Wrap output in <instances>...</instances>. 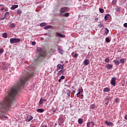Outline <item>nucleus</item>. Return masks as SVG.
I'll list each match as a JSON object with an SVG mask.
<instances>
[{
	"label": "nucleus",
	"instance_id": "1",
	"mask_svg": "<svg viewBox=\"0 0 127 127\" xmlns=\"http://www.w3.org/2000/svg\"><path fill=\"white\" fill-rule=\"evenodd\" d=\"M33 76V73H25L24 76L20 79V81L17 85L11 88L10 91L8 93L7 96L5 97L3 102L0 103V108L4 110V111L8 110L10 108V104L14 101L15 95L17 94L18 91L20 90L22 86L25 84V82Z\"/></svg>",
	"mask_w": 127,
	"mask_h": 127
},
{
	"label": "nucleus",
	"instance_id": "2",
	"mask_svg": "<svg viewBox=\"0 0 127 127\" xmlns=\"http://www.w3.org/2000/svg\"><path fill=\"white\" fill-rule=\"evenodd\" d=\"M2 66L1 70H7L9 68V64H7V63L2 62Z\"/></svg>",
	"mask_w": 127,
	"mask_h": 127
},
{
	"label": "nucleus",
	"instance_id": "3",
	"mask_svg": "<svg viewBox=\"0 0 127 127\" xmlns=\"http://www.w3.org/2000/svg\"><path fill=\"white\" fill-rule=\"evenodd\" d=\"M10 43H17L18 42H20V39H16V38H11L10 39Z\"/></svg>",
	"mask_w": 127,
	"mask_h": 127
},
{
	"label": "nucleus",
	"instance_id": "4",
	"mask_svg": "<svg viewBox=\"0 0 127 127\" xmlns=\"http://www.w3.org/2000/svg\"><path fill=\"white\" fill-rule=\"evenodd\" d=\"M57 70H62V69H64V64H59L57 66Z\"/></svg>",
	"mask_w": 127,
	"mask_h": 127
},
{
	"label": "nucleus",
	"instance_id": "5",
	"mask_svg": "<svg viewBox=\"0 0 127 127\" xmlns=\"http://www.w3.org/2000/svg\"><path fill=\"white\" fill-rule=\"evenodd\" d=\"M94 126H95V123H94L93 122H88L87 124V127H93Z\"/></svg>",
	"mask_w": 127,
	"mask_h": 127
},
{
	"label": "nucleus",
	"instance_id": "6",
	"mask_svg": "<svg viewBox=\"0 0 127 127\" xmlns=\"http://www.w3.org/2000/svg\"><path fill=\"white\" fill-rule=\"evenodd\" d=\"M111 84L113 86H116V77H113L112 78Z\"/></svg>",
	"mask_w": 127,
	"mask_h": 127
},
{
	"label": "nucleus",
	"instance_id": "7",
	"mask_svg": "<svg viewBox=\"0 0 127 127\" xmlns=\"http://www.w3.org/2000/svg\"><path fill=\"white\" fill-rule=\"evenodd\" d=\"M56 35H57V36H59V37H61L62 38H65V37H66L65 35L62 34L60 33H57Z\"/></svg>",
	"mask_w": 127,
	"mask_h": 127
},
{
	"label": "nucleus",
	"instance_id": "8",
	"mask_svg": "<svg viewBox=\"0 0 127 127\" xmlns=\"http://www.w3.org/2000/svg\"><path fill=\"white\" fill-rule=\"evenodd\" d=\"M105 124L107 126H110L111 127H113L114 126V123H113V122H110L106 121Z\"/></svg>",
	"mask_w": 127,
	"mask_h": 127
},
{
	"label": "nucleus",
	"instance_id": "9",
	"mask_svg": "<svg viewBox=\"0 0 127 127\" xmlns=\"http://www.w3.org/2000/svg\"><path fill=\"white\" fill-rule=\"evenodd\" d=\"M66 93L67 94V96H68V98H70V97L71 98H72V95H73V93H72L70 91H69V90H67L66 91Z\"/></svg>",
	"mask_w": 127,
	"mask_h": 127
},
{
	"label": "nucleus",
	"instance_id": "10",
	"mask_svg": "<svg viewBox=\"0 0 127 127\" xmlns=\"http://www.w3.org/2000/svg\"><path fill=\"white\" fill-rule=\"evenodd\" d=\"M89 64H90L89 60L85 59L84 61V64L85 65V66H87V65H89Z\"/></svg>",
	"mask_w": 127,
	"mask_h": 127
},
{
	"label": "nucleus",
	"instance_id": "11",
	"mask_svg": "<svg viewBox=\"0 0 127 127\" xmlns=\"http://www.w3.org/2000/svg\"><path fill=\"white\" fill-rule=\"evenodd\" d=\"M67 9H68V8L67 7L62 8L61 10V13H64V12H65V11H66Z\"/></svg>",
	"mask_w": 127,
	"mask_h": 127
},
{
	"label": "nucleus",
	"instance_id": "12",
	"mask_svg": "<svg viewBox=\"0 0 127 127\" xmlns=\"http://www.w3.org/2000/svg\"><path fill=\"white\" fill-rule=\"evenodd\" d=\"M37 51L39 52L40 53H43V50L40 47H38L37 49Z\"/></svg>",
	"mask_w": 127,
	"mask_h": 127
},
{
	"label": "nucleus",
	"instance_id": "13",
	"mask_svg": "<svg viewBox=\"0 0 127 127\" xmlns=\"http://www.w3.org/2000/svg\"><path fill=\"white\" fill-rule=\"evenodd\" d=\"M33 119V117L32 116H29L26 119V122H30Z\"/></svg>",
	"mask_w": 127,
	"mask_h": 127
},
{
	"label": "nucleus",
	"instance_id": "14",
	"mask_svg": "<svg viewBox=\"0 0 127 127\" xmlns=\"http://www.w3.org/2000/svg\"><path fill=\"white\" fill-rule=\"evenodd\" d=\"M64 71H65V70H64V68L61 69L60 71H59L58 74H59V75H61L62 74H64Z\"/></svg>",
	"mask_w": 127,
	"mask_h": 127
},
{
	"label": "nucleus",
	"instance_id": "15",
	"mask_svg": "<svg viewBox=\"0 0 127 127\" xmlns=\"http://www.w3.org/2000/svg\"><path fill=\"white\" fill-rule=\"evenodd\" d=\"M107 68L109 69H112V68H113V65H112V64H107V65H106Z\"/></svg>",
	"mask_w": 127,
	"mask_h": 127
},
{
	"label": "nucleus",
	"instance_id": "16",
	"mask_svg": "<svg viewBox=\"0 0 127 127\" xmlns=\"http://www.w3.org/2000/svg\"><path fill=\"white\" fill-rule=\"evenodd\" d=\"M17 7H18V5H13L12 7H11V9H15V8H17Z\"/></svg>",
	"mask_w": 127,
	"mask_h": 127
},
{
	"label": "nucleus",
	"instance_id": "17",
	"mask_svg": "<svg viewBox=\"0 0 127 127\" xmlns=\"http://www.w3.org/2000/svg\"><path fill=\"white\" fill-rule=\"evenodd\" d=\"M84 123V121H83V119L79 118L78 119V124L79 125H82Z\"/></svg>",
	"mask_w": 127,
	"mask_h": 127
},
{
	"label": "nucleus",
	"instance_id": "18",
	"mask_svg": "<svg viewBox=\"0 0 127 127\" xmlns=\"http://www.w3.org/2000/svg\"><path fill=\"white\" fill-rule=\"evenodd\" d=\"M114 63H115V64L116 65H120V61L118 60H116L115 61H113Z\"/></svg>",
	"mask_w": 127,
	"mask_h": 127
},
{
	"label": "nucleus",
	"instance_id": "19",
	"mask_svg": "<svg viewBox=\"0 0 127 127\" xmlns=\"http://www.w3.org/2000/svg\"><path fill=\"white\" fill-rule=\"evenodd\" d=\"M58 52L61 54H63V53H64V51L62 49H61V48H59L58 49Z\"/></svg>",
	"mask_w": 127,
	"mask_h": 127
},
{
	"label": "nucleus",
	"instance_id": "20",
	"mask_svg": "<svg viewBox=\"0 0 127 127\" xmlns=\"http://www.w3.org/2000/svg\"><path fill=\"white\" fill-rule=\"evenodd\" d=\"M37 112L38 113H43V112H44V109H37Z\"/></svg>",
	"mask_w": 127,
	"mask_h": 127
},
{
	"label": "nucleus",
	"instance_id": "21",
	"mask_svg": "<svg viewBox=\"0 0 127 127\" xmlns=\"http://www.w3.org/2000/svg\"><path fill=\"white\" fill-rule=\"evenodd\" d=\"M0 10H4V5H3V4L0 5Z\"/></svg>",
	"mask_w": 127,
	"mask_h": 127
},
{
	"label": "nucleus",
	"instance_id": "22",
	"mask_svg": "<svg viewBox=\"0 0 127 127\" xmlns=\"http://www.w3.org/2000/svg\"><path fill=\"white\" fill-rule=\"evenodd\" d=\"M103 92H110V88H108V87L105 88L103 90Z\"/></svg>",
	"mask_w": 127,
	"mask_h": 127
},
{
	"label": "nucleus",
	"instance_id": "23",
	"mask_svg": "<svg viewBox=\"0 0 127 127\" xmlns=\"http://www.w3.org/2000/svg\"><path fill=\"white\" fill-rule=\"evenodd\" d=\"M112 100V98L111 97H107L105 99V101L106 102H109V101H111Z\"/></svg>",
	"mask_w": 127,
	"mask_h": 127
},
{
	"label": "nucleus",
	"instance_id": "24",
	"mask_svg": "<svg viewBox=\"0 0 127 127\" xmlns=\"http://www.w3.org/2000/svg\"><path fill=\"white\" fill-rule=\"evenodd\" d=\"M52 27V26H50V25H48L47 26L45 27L44 28V29L47 30V29H49V28H51Z\"/></svg>",
	"mask_w": 127,
	"mask_h": 127
},
{
	"label": "nucleus",
	"instance_id": "25",
	"mask_svg": "<svg viewBox=\"0 0 127 127\" xmlns=\"http://www.w3.org/2000/svg\"><path fill=\"white\" fill-rule=\"evenodd\" d=\"M90 108L91 109H92V110H94V109H95V108H96V105H95V104H92L90 106Z\"/></svg>",
	"mask_w": 127,
	"mask_h": 127
},
{
	"label": "nucleus",
	"instance_id": "26",
	"mask_svg": "<svg viewBox=\"0 0 127 127\" xmlns=\"http://www.w3.org/2000/svg\"><path fill=\"white\" fill-rule=\"evenodd\" d=\"M105 62L106 63H109L110 62V59L108 58H106L105 60Z\"/></svg>",
	"mask_w": 127,
	"mask_h": 127
},
{
	"label": "nucleus",
	"instance_id": "27",
	"mask_svg": "<svg viewBox=\"0 0 127 127\" xmlns=\"http://www.w3.org/2000/svg\"><path fill=\"white\" fill-rule=\"evenodd\" d=\"M43 102H44V100H43V99H42V98H41L40 100L39 105H42V104H43Z\"/></svg>",
	"mask_w": 127,
	"mask_h": 127
},
{
	"label": "nucleus",
	"instance_id": "28",
	"mask_svg": "<svg viewBox=\"0 0 127 127\" xmlns=\"http://www.w3.org/2000/svg\"><path fill=\"white\" fill-rule=\"evenodd\" d=\"M71 55H72V56H73V57H74V58H76V57H77V56H78L79 55V54H75L74 55V53H72V54H71Z\"/></svg>",
	"mask_w": 127,
	"mask_h": 127
},
{
	"label": "nucleus",
	"instance_id": "29",
	"mask_svg": "<svg viewBox=\"0 0 127 127\" xmlns=\"http://www.w3.org/2000/svg\"><path fill=\"white\" fill-rule=\"evenodd\" d=\"M105 41L107 43H109L111 41V40H110V38L109 37H107L105 39Z\"/></svg>",
	"mask_w": 127,
	"mask_h": 127
},
{
	"label": "nucleus",
	"instance_id": "30",
	"mask_svg": "<svg viewBox=\"0 0 127 127\" xmlns=\"http://www.w3.org/2000/svg\"><path fill=\"white\" fill-rule=\"evenodd\" d=\"M2 36H3V37H4V38H6L7 37V34H6V33H4L2 34Z\"/></svg>",
	"mask_w": 127,
	"mask_h": 127
},
{
	"label": "nucleus",
	"instance_id": "31",
	"mask_svg": "<svg viewBox=\"0 0 127 127\" xmlns=\"http://www.w3.org/2000/svg\"><path fill=\"white\" fill-rule=\"evenodd\" d=\"M21 10L18 9V10H17V14H21Z\"/></svg>",
	"mask_w": 127,
	"mask_h": 127
},
{
	"label": "nucleus",
	"instance_id": "32",
	"mask_svg": "<svg viewBox=\"0 0 127 127\" xmlns=\"http://www.w3.org/2000/svg\"><path fill=\"white\" fill-rule=\"evenodd\" d=\"M99 11L101 13H104V9L100 8Z\"/></svg>",
	"mask_w": 127,
	"mask_h": 127
},
{
	"label": "nucleus",
	"instance_id": "33",
	"mask_svg": "<svg viewBox=\"0 0 127 127\" xmlns=\"http://www.w3.org/2000/svg\"><path fill=\"white\" fill-rule=\"evenodd\" d=\"M112 3L113 4V5H115V4L117 3V1H116V0H113Z\"/></svg>",
	"mask_w": 127,
	"mask_h": 127
},
{
	"label": "nucleus",
	"instance_id": "34",
	"mask_svg": "<svg viewBox=\"0 0 127 127\" xmlns=\"http://www.w3.org/2000/svg\"><path fill=\"white\" fill-rule=\"evenodd\" d=\"M40 26L43 27L46 25V23H42L40 24Z\"/></svg>",
	"mask_w": 127,
	"mask_h": 127
},
{
	"label": "nucleus",
	"instance_id": "35",
	"mask_svg": "<svg viewBox=\"0 0 127 127\" xmlns=\"http://www.w3.org/2000/svg\"><path fill=\"white\" fill-rule=\"evenodd\" d=\"M120 62L121 63H122V64H124V63H125V59H122L120 60Z\"/></svg>",
	"mask_w": 127,
	"mask_h": 127
},
{
	"label": "nucleus",
	"instance_id": "36",
	"mask_svg": "<svg viewBox=\"0 0 127 127\" xmlns=\"http://www.w3.org/2000/svg\"><path fill=\"white\" fill-rule=\"evenodd\" d=\"M7 15H9V12H6L5 13L4 17H5L6 16H7Z\"/></svg>",
	"mask_w": 127,
	"mask_h": 127
},
{
	"label": "nucleus",
	"instance_id": "37",
	"mask_svg": "<svg viewBox=\"0 0 127 127\" xmlns=\"http://www.w3.org/2000/svg\"><path fill=\"white\" fill-rule=\"evenodd\" d=\"M78 91L82 93L83 92V88L81 87V88L78 89Z\"/></svg>",
	"mask_w": 127,
	"mask_h": 127
},
{
	"label": "nucleus",
	"instance_id": "38",
	"mask_svg": "<svg viewBox=\"0 0 127 127\" xmlns=\"http://www.w3.org/2000/svg\"><path fill=\"white\" fill-rule=\"evenodd\" d=\"M108 15H110V14H107L105 16V17H104V19H105V20H107V19H108Z\"/></svg>",
	"mask_w": 127,
	"mask_h": 127
},
{
	"label": "nucleus",
	"instance_id": "39",
	"mask_svg": "<svg viewBox=\"0 0 127 127\" xmlns=\"http://www.w3.org/2000/svg\"><path fill=\"white\" fill-rule=\"evenodd\" d=\"M100 27H104V24L100 23L98 25Z\"/></svg>",
	"mask_w": 127,
	"mask_h": 127
},
{
	"label": "nucleus",
	"instance_id": "40",
	"mask_svg": "<svg viewBox=\"0 0 127 127\" xmlns=\"http://www.w3.org/2000/svg\"><path fill=\"white\" fill-rule=\"evenodd\" d=\"M109 29H108L107 28H106L105 29V33L106 34H108V33H109Z\"/></svg>",
	"mask_w": 127,
	"mask_h": 127
},
{
	"label": "nucleus",
	"instance_id": "41",
	"mask_svg": "<svg viewBox=\"0 0 127 127\" xmlns=\"http://www.w3.org/2000/svg\"><path fill=\"white\" fill-rule=\"evenodd\" d=\"M8 119L7 117V116H5L4 115H2L1 116V119Z\"/></svg>",
	"mask_w": 127,
	"mask_h": 127
},
{
	"label": "nucleus",
	"instance_id": "42",
	"mask_svg": "<svg viewBox=\"0 0 127 127\" xmlns=\"http://www.w3.org/2000/svg\"><path fill=\"white\" fill-rule=\"evenodd\" d=\"M2 53H3V49L2 48L0 49V54H1Z\"/></svg>",
	"mask_w": 127,
	"mask_h": 127
},
{
	"label": "nucleus",
	"instance_id": "43",
	"mask_svg": "<svg viewBox=\"0 0 127 127\" xmlns=\"http://www.w3.org/2000/svg\"><path fill=\"white\" fill-rule=\"evenodd\" d=\"M69 13H65L64 14V16H65V17H68V16H69Z\"/></svg>",
	"mask_w": 127,
	"mask_h": 127
},
{
	"label": "nucleus",
	"instance_id": "44",
	"mask_svg": "<svg viewBox=\"0 0 127 127\" xmlns=\"http://www.w3.org/2000/svg\"><path fill=\"white\" fill-rule=\"evenodd\" d=\"M116 11H118V12L121 11V8H120L119 7L117 8Z\"/></svg>",
	"mask_w": 127,
	"mask_h": 127
},
{
	"label": "nucleus",
	"instance_id": "45",
	"mask_svg": "<svg viewBox=\"0 0 127 127\" xmlns=\"http://www.w3.org/2000/svg\"><path fill=\"white\" fill-rule=\"evenodd\" d=\"M61 79L62 80H64V79H65V76H64V75H62L61 77Z\"/></svg>",
	"mask_w": 127,
	"mask_h": 127
},
{
	"label": "nucleus",
	"instance_id": "46",
	"mask_svg": "<svg viewBox=\"0 0 127 127\" xmlns=\"http://www.w3.org/2000/svg\"><path fill=\"white\" fill-rule=\"evenodd\" d=\"M15 25L13 23L11 24V28H13V27H15Z\"/></svg>",
	"mask_w": 127,
	"mask_h": 127
},
{
	"label": "nucleus",
	"instance_id": "47",
	"mask_svg": "<svg viewBox=\"0 0 127 127\" xmlns=\"http://www.w3.org/2000/svg\"><path fill=\"white\" fill-rule=\"evenodd\" d=\"M124 27H126V28H127V23H125L124 24Z\"/></svg>",
	"mask_w": 127,
	"mask_h": 127
},
{
	"label": "nucleus",
	"instance_id": "48",
	"mask_svg": "<svg viewBox=\"0 0 127 127\" xmlns=\"http://www.w3.org/2000/svg\"><path fill=\"white\" fill-rule=\"evenodd\" d=\"M81 93H82V92H80V91H78V93L76 94L77 97H79V95H80V94H81Z\"/></svg>",
	"mask_w": 127,
	"mask_h": 127
},
{
	"label": "nucleus",
	"instance_id": "49",
	"mask_svg": "<svg viewBox=\"0 0 127 127\" xmlns=\"http://www.w3.org/2000/svg\"><path fill=\"white\" fill-rule=\"evenodd\" d=\"M45 55H46V54L45 53H44V54H42L41 56H43V57H45Z\"/></svg>",
	"mask_w": 127,
	"mask_h": 127
},
{
	"label": "nucleus",
	"instance_id": "50",
	"mask_svg": "<svg viewBox=\"0 0 127 127\" xmlns=\"http://www.w3.org/2000/svg\"><path fill=\"white\" fill-rule=\"evenodd\" d=\"M35 44H36V42H32V45H35Z\"/></svg>",
	"mask_w": 127,
	"mask_h": 127
},
{
	"label": "nucleus",
	"instance_id": "51",
	"mask_svg": "<svg viewBox=\"0 0 127 127\" xmlns=\"http://www.w3.org/2000/svg\"><path fill=\"white\" fill-rule=\"evenodd\" d=\"M118 102H119V98H116L115 100V103H118Z\"/></svg>",
	"mask_w": 127,
	"mask_h": 127
},
{
	"label": "nucleus",
	"instance_id": "52",
	"mask_svg": "<svg viewBox=\"0 0 127 127\" xmlns=\"http://www.w3.org/2000/svg\"><path fill=\"white\" fill-rule=\"evenodd\" d=\"M4 17H5L4 16V17H3L2 18H0V20H3L4 19Z\"/></svg>",
	"mask_w": 127,
	"mask_h": 127
},
{
	"label": "nucleus",
	"instance_id": "53",
	"mask_svg": "<svg viewBox=\"0 0 127 127\" xmlns=\"http://www.w3.org/2000/svg\"><path fill=\"white\" fill-rule=\"evenodd\" d=\"M106 102L105 103L106 105H108V104H109V101H106Z\"/></svg>",
	"mask_w": 127,
	"mask_h": 127
},
{
	"label": "nucleus",
	"instance_id": "54",
	"mask_svg": "<svg viewBox=\"0 0 127 127\" xmlns=\"http://www.w3.org/2000/svg\"><path fill=\"white\" fill-rule=\"evenodd\" d=\"M125 120H127V115L125 116Z\"/></svg>",
	"mask_w": 127,
	"mask_h": 127
},
{
	"label": "nucleus",
	"instance_id": "55",
	"mask_svg": "<svg viewBox=\"0 0 127 127\" xmlns=\"http://www.w3.org/2000/svg\"><path fill=\"white\" fill-rule=\"evenodd\" d=\"M41 40H44V38H43V37H41Z\"/></svg>",
	"mask_w": 127,
	"mask_h": 127
},
{
	"label": "nucleus",
	"instance_id": "56",
	"mask_svg": "<svg viewBox=\"0 0 127 127\" xmlns=\"http://www.w3.org/2000/svg\"><path fill=\"white\" fill-rule=\"evenodd\" d=\"M98 19H98V18H95L96 21H98Z\"/></svg>",
	"mask_w": 127,
	"mask_h": 127
},
{
	"label": "nucleus",
	"instance_id": "57",
	"mask_svg": "<svg viewBox=\"0 0 127 127\" xmlns=\"http://www.w3.org/2000/svg\"><path fill=\"white\" fill-rule=\"evenodd\" d=\"M61 78L60 79H59L58 81L59 82V83H60L61 82Z\"/></svg>",
	"mask_w": 127,
	"mask_h": 127
},
{
	"label": "nucleus",
	"instance_id": "58",
	"mask_svg": "<svg viewBox=\"0 0 127 127\" xmlns=\"http://www.w3.org/2000/svg\"><path fill=\"white\" fill-rule=\"evenodd\" d=\"M41 127H47V126H42Z\"/></svg>",
	"mask_w": 127,
	"mask_h": 127
},
{
	"label": "nucleus",
	"instance_id": "59",
	"mask_svg": "<svg viewBox=\"0 0 127 127\" xmlns=\"http://www.w3.org/2000/svg\"><path fill=\"white\" fill-rule=\"evenodd\" d=\"M44 35H47V33H45Z\"/></svg>",
	"mask_w": 127,
	"mask_h": 127
},
{
	"label": "nucleus",
	"instance_id": "60",
	"mask_svg": "<svg viewBox=\"0 0 127 127\" xmlns=\"http://www.w3.org/2000/svg\"><path fill=\"white\" fill-rule=\"evenodd\" d=\"M81 97H84V95L82 94V95H81Z\"/></svg>",
	"mask_w": 127,
	"mask_h": 127
},
{
	"label": "nucleus",
	"instance_id": "61",
	"mask_svg": "<svg viewBox=\"0 0 127 127\" xmlns=\"http://www.w3.org/2000/svg\"><path fill=\"white\" fill-rule=\"evenodd\" d=\"M32 127H35V126H32Z\"/></svg>",
	"mask_w": 127,
	"mask_h": 127
},
{
	"label": "nucleus",
	"instance_id": "62",
	"mask_svg": "<svg viewBox=\"0 0 127 127\" xmlns=\"http://www.w3.org/2000/svg\"><path fill=\"white\" fill-rule=\"evenodd\" d=\"M43 101H46V100H43Z\"/></svg>",
	"mask_w": 127,
	"mask_h": 127
},
{
	"label": "nucleus",
	"instance_id": "63",
	"mask_svg": "<svg viewBox=\"0 0 127 127\" xmlns=\"http://www.w3.org/2000/svg\"><path fill=\"white\" fill-rule=\"evenodd\" d=\"M61 63L63 64V62H61Z\"/></svg>",
	"mask_w": 127,
	"mask_h": 127
},
{
	"label": "nucleus",
	"instance_id": "64",
	"mask_svg": "<svg viewBox=\"0 0 127 127\" xmlns=\"http://www.w3.org/2000/svg\"><path fill=\"white\" fill-rule=\"evenodd\" d=\"M5 11H6V9H5Z\"/></svg>",
	"mask_w": 127,
	"mask_h": 127
}]
</instances>
